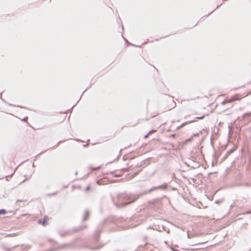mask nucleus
<instances>
[{"instance_id":"f257e3e1","label":"nucleus","mask_w":251,"mask_h":251,"mask_svg":"<svg viewBox=\"0 0 251 251\" xmlns=\"http://www.w3.org/2000/svg\"><path fill=\"white\" fill-rule=\"evenodd\" d=\"M114 202L118 206H123L131 202L129 198L126 195L122 194L114 199Z\"/></svg>"},{"instance_id":"f03ea898","label":"nucleus","mask_w":251,"mask_h":251,"mask_svg":"<svg viewBox=\"0 0 251 251\" xmlns=\"http://www.w3.org/2000/svg\"><path fill=\"white\" fill-rule=\"evenodd\" d=\"M243 97L240 96L239 94H236L232 97L230 99L228 100V102H231L235 100H241Z\"/></svg>"},{"instance_id":"7ed1b4c3","label":"nucleus","mask_w":251,"mask_h":251,"mask_svg":"<svg viewBox=\"0 0 251 251\" xmlns=\"http://www.w3.org/2000/svg\"><path fill=\"white\" fill-rule=\"evenodd\" d=\"M49 221V218L47 216H45L44 217L43 221L41 220L39 221V223L42 224L43 226H46Z\"/></svg>"},{"instance_id":"20e7f679","label":"nucleus","mask_w":251,"mask_h":251,"mask_svg":"<svg viewBox=\"0 0 251 251\" xmlns=\"http://www.w3.org/2000/svg\"><path fill=\"white\" fill-rule=\"evenodd\" d=\"M101 168V166L100 165V166H97V167H94L93 166H91L90 167H89V169L91 170V171H95V170H100V169Z\"/></svg>"},{"instance_id":"39448f33","label":"nucleus","mask_w":251,"mask_h":251,"mask_svg":"<svg viewBox=\"0 0 251 251\" xmlns=\"http://www.w3.org/2000/svg\"><path fill=\"white\" fill-rule=\"evenodd\" d=\"M6 213V211L4 209H0V214H5Z\"/></svg>"},{"instance_id":"423d86ee","label":"nucleus","mask_w":251,"mask_h":251,"mask_svg":"<svg viewBox=\"0 0 251 251\" xmlns=\"http://www.w3.org/2000/svg\"><path fill=\"white\" fill-rule=\"evenodd\" d=\"M204 116H205L204 115H202L201 116L196 117V119H199V120H201L204 117Z\"/></svg>"},{"instance_id":"0eeeda50","label":"nucleus","mask_w":251,"mask_h":251,"mask_svg":"<svg viewBox=\"0 0 251 251\" xmlns=\"http://www.w3.org/2000/svg\"><path fill=\"white\" fill-rule=\"evenodd\" d=\"M199 98V97H198L197 98H194V99L193 100L194 101V103H197V101H196V100H197V99H198Z\"/></svg>"},{"instance_id":"6e6552de","label":"nucleus","mask_w":251,"mask_h":251,"mask_svg":"<svg viewBox=\"0 0 251 251\" xmlns=\"http://www.w3.org/2000/svg\"><path fill=\"white\" fill-rule=\"evenodd\" d=\"M227 101H228V100H226L222 102V104H225V103H228V102H227Z\"/></svg>"},{"instance_id":"1a4fd4ad","label":"nucleus","mask_w":251,"mask_h":251,"mask_svg":"<svg viewBox=\"0 0 251 251\" xmlns=\"http://www.w3.org/2000/svg\"><path fill=\"white\" fill-rule=\"evenodd\" d=\"M90 189V186H88L85 189V191H87Z\"/></svg>"}]
</instances>
